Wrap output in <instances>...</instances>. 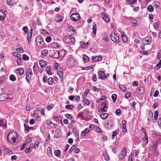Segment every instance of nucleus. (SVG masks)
<instances>
[{"instance_id":"nucleus-15","label":"nucleus","mask_w":161,"mask_h":161,"mask_svg":"<svg viewBox=\"0 0 161 161\" xmlns=\"http://www.w3.org/2000/svg\"><path fill=\"white\" fill-rule=\"evenodd\" d=\"M0 126L6 127V122L5 119H0Z\"/></svg>"},{"instance_id":"nucleus-9","label":"nucleus","mask_w":161,"mask_h":161,"mask_svg":"<svg viewBox=\"0 0 161 161\" xmlns=\"http://www.w3.org/2000/svg\"><path fill=\"white\" fill-rule=\"evenodd\" d=\"M122 131L123 132H125L127 130L126 128V121L125 120H123L122 121Z\"/></svg>"},{"instance_id":"nucleus-48","label":"nucleus","mask_w":161,"mask_h":161,"mask_svg":"<svg viewBox=\"0 0 161 161\" xmlns=\"http://www.w3.org/2000/svg\"><path fill=\"white\" fill-rule=\"evenodd\" d=\"M92 89L93 90L94 92L97 91V92H99L100 91V89L99 88H97L95 86H93L92 87Z\"/></svg>"},{"instance_id":"nucleus-53","label":"nucleus","mask_w":161,"mask_h":161,"mask_svg":"<svg viewBox=\"0 0 161 161\" xmlns=\"http://www.w3.org/2000/svg\"><path fill=\"white\" fill-rule=\"evenodd\" d=\"M115 113L116 115H119L121 114V111L120 109H117L116 110Z\"/></svg>"},{"instance_id":"nucleus-43","label":"nucleus","mask_w":161,"mask_h":161,"mask_svg":"<svg viewBox=\"0 0 161 161\" xmlns=\"http://www.w3.org/2000/svg\"><path fill=\"white\" fill-rule=\"evenodd\" d=\"M158 110H156L155 113L154 114V119L155 120H157V119L158 116Z\"/></svg>"},{"instance_id":"nucleus-61","label":"nucleus","mask_w":161,"mask_h":161,"mask_svg":"<svg viewBox=\"0 0 161 161\" xmlns=\"http://www.w3.org/2000/svg\"><path fill=\"white\" fill-rule=\"evenodd\" d=\"M31 151V148L29 147L28 148L26 149L25 150V152L26 153H29Z\"/></svg>"},{"instance_id":"nucleus-19","label":"nucleus","mask_w":161,"mask_h":161,"mask_svg":"<svg viewBox=\"0 0 161 161\" xmlns=\"http://www.w3.org/2000/svg\"><path fill=\"white\" fill-rule=\"evenodd\" d=\"M63 18L62 16L60 15L57 16L55 19V20L57 22H60L63 20Z\"/></svg>"},{"instance_id":"nucleus-14","label":"nucleus","mask_w":161,"mask_h":161,"mask_svg":"<svg viewBox=\"0 0 161 161\" xmlns=\"http://www.w3.org/2000/svg\"><path fill=\"white\" fill-rule=\"evenodd\" d=\"M57 73L58 75H59L60 79L63 80V73L61 69H58L57 71Z\"/></svg>"},{"instance_id":"nucleus-54","label":"nucleus","mask_w":161,"mask_h":161,"mask_svg":"<svg viewBox=\"0 0 161 161\" xmlns=\"http://www.w3.org/2000/svg\"><path fill=\"white\" fill-rule=\"evenodd\" d=\"M161 58V50H159L158 52V55L157 59L159 60Z\"/></svg>"},{"instance_id":"nucleus-56","label":"nucleus","mask_w":161,"mask_h":161,"mask_svg":"<svg viewBox=\"0 0 161 161\" xmlns=\"http://www.w3.org/2000/svg\"><path fill=\"white\" fill-rule=\"evenodd\" d=\"M16 80V78L15 77V76L13 75H11V80H12L13 81H15Z\"/></svg>"},{"instance_id":"nucleus-57","label":"nucleus","mask_w":161,"mask_h":161,"mask_svg":"<svg viewBox=\"0 0 161 161\" xmlns=\"http://www.w3.org/2000/svg\"><path fill=\"white\" fill-rule=\"evenodd\" d=\"M47 77L46 75H44L43 77L42 81L43 82L45 83H46L47 81Z\"/></svg>"},{"instance_id":"nucleus-34","label":"nucleus","mask_w":161,"mask_h":161,"mask_svg":"<svg viewBox=\"0 0 161 161\" xmlns=\"http://www.w3.org/2000/svg\"><path fill=\"white\" fill-rule=\"evenodd\" d=\"M22 59L21 57H18L17 60V63L19 65H20L22 64Z\"/></svg>"},{"instance_id":"nucleus-35","label":"nucleus","mask_w":161,"mask_h":161,"mask_svg":"<svg viewBox=\"0 0 161 161\" xmlns=\"http://www.w3.org/2000/svg\"><path fill=\"white\" fill-rule=\"evenodd\" d=\"M145 136L143 138V141L144 142L146 143V144H147L148 143V138L147 136V135H145Z\"/></svg>"},{"instance_id":"nucleus-38","label":"nucleus","mask_w":161,"mask_h":161,"mask_svg":"<svg viewBox=\"0 0 161 161\" xmlns=\"http://www.w3.org/2000/svg\"><path fill=\"white\" fill-rule=\"evenodd\" d=\"M77 147V145L76 144L73 145L71 147L69 151V153H71Z\"/></svg>"},{"instance_id":"nucleus-4","label":"nucleus","mask_w":161,"mask_h":161,"mask_svg":"<svg viewBox=\"0 0 161 161\" xmlns=\"http://www.w3.org/2000/svg\"><path fill=\"white\" fill-rule=\"evenodd\" d=\"M111 40L114 42L117 43L119 42V37L115 33H112L110 35Z\"/></svg>"},{"instance_id":"nucleus-22","label":"nucleus","mask_w":161,"mask_h":161,"mask_svg":"<svg viewBox=\"0 0 161 161\" xmlns=\"http://www.w3.org/2000/svg\"><path fill=\"white\" fill-rule=\"evenodd\" d=\"M48 51L47 50L45 49L42 50L41 51L42 56H45L48 53Z\"/></svg>"},{"instance_id":"nucleus-28","label":"nucleus","mask_w":161,"mask_h":161,"mask_svg":"<svg viewBox=\"0 0 161 161\" xmlns=\"http://www.w3.org/2000/svg\"><path fill=\"white\" fill-rule=\"evenodd\" d=\"M119 87L122 91L123 92L126 91V88L124 86L120 84L119 85Z\"/></svg>"},{"instance_id":"nucleus-2","label":"nucleus","mask_w":161,"mask_h":161,"mask_svg":"<svg viewBox=\"0 0 161 161\" xmlns=\"http://www.w3.org/2000/svg\"><path fill=\"white\" fill-rule=\"evenodd\" d=\"M11 133L13 136L11 138L12 142H11V144L14 145H16L17 142H18V139H17L18 135L16 132H13Z\"/></svg>"},{"instance_id":"nucleus-37","label":"nucleus","mask_w":161,"mask_h":161,"mask_svg":"<svg viewBox=\"0 0 161 161\" xmlns=\"http://www.w3.org/2000/svg\"><path fill=\"white\" fill-rule=\"evenodd\" d=\"M147 9L149 12H152L154 9V8L152 5H149L148 6Z\"/></svg>"},{"instance_id":"nucleus-6","label":"nucleus","mask_w":161,"mask_h":161,"mask_svg":"<svg viewBox=\"0 0 161 161\" xmlns=\"http://www.w3.org/2000/svg\"><path fill=\"white\" fill-rule=\"evenodd\" d=\"M70 17L71 19L74 21H78L80 19L79 14L78 13L73 14Z\"/></svg>"},{"instance_id":"nucleus-36","label":"nucleus","mask_w":161,"mask_h":161,"mask_svg":"<svg viewBox=\"0 0 161 161\" xmlns=\"http://www.w3.org/2000/svg\"><path fill=\"white\" fill-rule=\"evenodd\" d=\"M83 58L84 60V61L85 63L89 61V59L87 56L86 55H84L83 56Z\"/></svg>"},{"instance_id":"nucleus-8","label":"nucleus","mask_w":161,"mask_h":161,"mask_svg":"<svg viewBox=\"0 0 161 161\" xmlns=\"http://www.w3.org/2000/svg\"><path fill=\"white\" fill-rule=\"evenodd\" d=\"M99 74L98 78L99 79L103 80L107 78L106 76L105 75V73L102 71H99L98 73Z\"/></svg>"},{"instance_id":"nucleus-33","label":"nucleus","mask_w":161,"mask_h":161,"mask_svg":"<svg viewBox=\"0 0 161 161\" xmlns=\"http://www.w3.org/2000/svg\"><path fill=\"white\" fill-rule=\"evenodd\" d=\"M89 89H87L86 91H85V92H84L83 94H82V97H83V98H85V97H86L87 95L88 94V93L89 92Z\"/></svg>"},{"instance_id":"nucleus-1","label":"nucleus","mask_w":161,"mask_h":161,"mask_svg":"<svg viewBox=\"0 0 161 161\" xmlns=\"http://www.w3.org/2000/svg\"><path fill=\"white\" fill-rule=\"evenodd\" d=\"M64 41L70 45L75 44V38L72 36H67L64 38Z\"/></svg>"},{"instance_id":"nucleus-5","label":"nucleus","mask_w":161,"mask_h":161,"mask_svg":"<svg viewBox=\"0 0 161 161\" xmlns=\"http://www.w3.org/2000/svg\"><path fill=\"white\" fill-rule=\"evenodd\" d=\"M127 151L125 147H123L122 150L119 156V158L120 159H122L126 155Z\"/></svg>"},{"instance_id":"nucleus-63","label":"nucleus","mask_w":161,"mask_h":161,"mask_svg":"<svg viewBox=\"0 0 161 161\" xmlns=\"http://www.w3.org/2000/svg\"><path fill=\"white\" fill-rule=\"evenodd\" d=\"M28 72L29 73V74L30 75H32L33 74L32 69L31 68H28Z\"/></svg>"},{"instance_id":"nucleus-7","label":"nucleus","mask_w":161,"mask_h":161,"mask_svg":"<svg viewBox=\"0 0 161 161\" xmlns=\"http://www.w3.org/2000/svg\"><path fill=\"white\" fill-rule=\"evenodd\" d=\"M14 72L16 74H19L20 75H22L24 73V70L22 68H19L14 70Z\"/></svg>"},{"instance_id":"nucleus-64","label":"nucleus","mask_w":161,"mask_h":161,"mask_svg":"<svg viewBox=\"0 0 161 161\" xmlns=\"http://www.w3.org/2000/svg\"><path fill=\"white\" fill-rule=\"evenodd\" d=\"M89 131V130L87 128H86L82 132V133L83 134H85L88 132Z\"/></svg>"},{"instance_id":"nucleus-13","label":"nucleus","mask_w":161,"mask_h":161,"mask_svg":"<svg viewBox=\"0 0 161 161\" xmlns=\"http://www.w3.org/2000/svg\"><path fill=\"white\" fill-rule=\"evenodd\" d=\"M136 91L140 94H142L144 93V88L143 87L139 86L136 89Z\"/></svg>"},{"instance_id":"nucleus-20","label":"nucleus","mask_w":161,"mask_h":161,"mask_svg":"<svg viewBox=\"0 0 161 161\" xmlns=\"http://www.w3.org/2000/svg\"><path fill=\"white\" fill-rule=\"evenodd\" d=\"M55 155L58 158L60 157L61 151L59 150H57L54 151V152Z\"/></svg>"},{"instance_id":"nucleus-42","label":"nucleus","mask_w":161,"mask_h":161,"mask_svg":"<svg viewBox=\"0 0 161 161\" xmlns=\"http://www.w3.org/2000/svg\"><path fill=\"white\" fill-rule=\"evenodd\" d=\"M112 100H113V102L114 103L116 101V99L117 98V95L115 94H112L111 97Z\"/></svg>"},{"instance_id":"nucleus-40","label":"nucleus","mask_w":161,"mask_h":161,"mask_svg":"<svg viewBox=\"0 0 161 161\" xmlns=\"http://www.w3.org/2000/svg\"><path fill=\"white\" fill-rule=\"evenodd\" d=\"M53 82V78L51 77H50L48 78V83L49 85H52Z\"/></svg>"},{"instance_id":"nucleus-29","label":"nucleus","mask_w":161,"mask_h":161,"mask_svg":"<svg viewBox=\"0 0 161 161\" xmlns=\"http://www.w3.org/2000/svg\"><path fill=\"white\" fill-rule=\"evenodd\" d=\"M47 124L48 125L50 126L53 127L55 128L56 125L55 124L52 122H51L48 121L47 122Z\"/></svg>"},{"instance_id":"nucleus-31","label":"nucleus","mask_w":161,"mask_h":161,"mask_svg":"<svg viewBox=\"0 0 161 161\" xmlns=\"http://www.w3.org/2000/svg\"><path fill=\"white\" fill-rule=\"evenodd\" d=\"M73 131L76 137H77L78 136V137H79V136L78 130L76 129H73Z\"/></svg>"},{"instance_id":"nucleus-44","label":"nucleus","mask_w":161,"mask_h":161,"mask_svg":"<svg viewBox=\"0 0 161 161\" xmlns=\"http://www.w3.org/2000/svg\"><path fill=\"white\" fill-rule=\"evenodd\" d=\"M39 144V142L38 141H36L35 142L34 146V148L35 149H36L38 147Z\"/></svg>"},{"instance_id":"nucleus-39","label":"nucleus","mask_w":161,"mask_h":161,"mask_svg":"<svg viewBox=\"0 0 161 161\" xmlns=\"http://www.w3.org/2000/svg\"><path fill=\"white\" fill-rule=\"evenodd\" d=\"M65 108L67 109L72 110L73 108V106L72 105H67L65 106Z\"/></svg>"},{"instance_id":"nucleus-10","label":"nucleus","mask_w":161,"mask_h":161,"mask_svg":"<svg viewBox=\"0 0 161 161\" xmlns=\"http://www.w3.org/2000/svg\"><path fill=\"white\" fill-rule=\"evenodd\" d=\"M51 44V47L53 48H59L60 46V44L57 42H54L52 43Z\"/></svg>"},{"instance_id":"nucleus-52","label":"nucleus","mask_w":161,"mask_h":161,"mask_svg":"<svg viewBox=\"0 0 161 161\" xmlns=\"http://www.w3.org/2000/svg\"><path fill=\"white\" fill-rule=\"evenodd\" d=\"M91 69H93V68L91 66H89L86 67H81V69L82 70H88Z\"/></svg>"},{"instance_id":"nucleus-45","label":"nucleus","mask_w":161,"mask_h":161,"mask_svg":"<svg viewBox=\"0 0 161 161\" xmlns=\"http://www.w3.org/2000/svg\"><path fill=\"white\" fill-rule=\"evenodd\" d=\"M153 5L155 8H158L160 5V3L157 1H154L153 3Z\"/></svg>"},{"instance_id":"nucleus-55","label":"nucleus","mask_w":161,"mask_h":161,"mask_svg":"<svg viewBox=\"0 0 161 161\" xmlns=\"http://www.w3.org/2000/svg\"><path fill=\"white\" fill-rule=\"evenodd\" d=\"M131 93L130 92H129L126 93L125 95V97L126 98L128 99L131 95Z\"/></svg>"},{"instance_id":"nucleus-60","label":"nucleus","mask_w":161,"mask_h":161,"mask_svg":"<svg viewBox=\"0 0 161 161\" xmlns=\"http://www.w3.org/2000/svg\"><path fill=\"white\" fill-rule=\"evenodd\" d=\"M158 126L161 129V118H160L158 119Z\"/></svg>"},{"instance_id":"nucleus-41","label":"nucleus","mask_w":161,"mask_h":161,"mask_svg":"<svg viewBox=\"0 0 161 161\" xmlns=\"http://www.w3.org/2000/svg\"><path fill=\"white\" fill-rule=\"evenodd\" d=\"M106 103L105 102H103L100 105V108H108V107L106 106Z\"/></svg>"},{"instance_id":"nucleus-30","label":"nucleus","mask_w":161,"mask_h":161,"mask_svg":"<svg viewBox=\"0 0 161 161\" xmlns=\"http://www.w3.org/2000/svg\"><path fill=\"white\" fill-rule=\"evenodd\" d=\"M46 71L48 74L49 75H51L52 74V72L50 71L51 67L49 66H47L46 68Z\"/></svg>"},{"instance_id":"nucleus-16","label":"nucleus","mask_w":161,"mask_h":161,"mask_svg":"<svg viewBox=\"0 0 161 161\" xmlns=\"http://www.w3.org/2000/svg\"><path fill=\"white\" fill-rule=\"evenodd\" d=\"M46 62L43 60H41L39 61V64L42 68L45 67L46 64Z\"/></svg>"},{"instance_id":"nucleus-24","label":"nucleus","mask_w":161,"mask_h":161,"mask_svg":"<svg viewBox=\"0 0 161 161\" xmlns=\"http://www.w3.org/2000/svg\"><path fill=\"white\" fill-rule=\"evenodd\" d=\"M108 116V114L107 113H103L100 114V117L103 119H106Z\"/></svg>"},{"instance_id":"nucleus-3","label":"nucleus","mask_w":161,"mask_h":161,"mask_svg":"<svg viewBox=\"0 0 161 161\" xmlns=\"http://www.w3.org/2000/svg\"><path fill=\"white\" fill-rule=\"evenodd\" d=\"M59 52L55 50H51L49 51V56L54 58H57L59 56Z\"/></svg>"},{"instance_id":"nucleus-21","label":"nucleus","mask_w":161,"mask_h":161,"mask_svg":"<svg viewBox=\"0 0 161 161\" xmlns=\"http://www.w3.org/2000/svg\"><path fill=\"white\" fill-rule=\"evenodd\" d=\"M103 156L104 157V159L108 161L109 160V158L107 152H104L103 154Z\"/></svg>"},{"instance_id":"nucleus-49","label":"nucleus","mask_w":161,"mask_h":161,"mask_svg":"<svg viewBox=\"0 0 161 161\" xmlns=\"http://www.w3.org/2000/svg\"><path fill=\"white\" fill-rule=\"evenodd\" d=\"M159 22H155L154 23V28L157 29L159 27Z\"/></svg>"},{"instance_id":"nucleus-17","label":"nucleus","mask_w":161,"mask_h":161,"mask_svg":"<svg viewBox=\"0 0 161 161\" xmlns=\"http://www.w3.org/2000/svg\"><path fill=\"white\" fill-rule=\"evenodd\" d=\"M61 136L60 131L59 130L57 129L55 132V136L58 138Z\"/></svg>"},{"instance_id":"nucleus-62","label":"nucleus","mask_w":161,"mask_h":161,"mask_svg":"<svg viewBox=\"0 0 161 161\" xmlns=\"http://www.w3.org/2000/svg\"><path fill=\"white\" fill-rule=\"evenodd\" d=\"M65 117L68 119H72V116H71V115L69 114H66V115H65Z\"/></svg>"},{"instance_id":"nucleus-11","label":"nucleus","mask_w":161,"mask_h":161,"mask_svg":"<svg viewBox=\"0 0 161 161\" xmlns=\"http://www.w3.org/2000/svg\"><path fill=\"white\" fill-rule=\"evenodd\" d=\"M143 42L144 43H145V41L147 43H148V44H150L152 42V38L150 36H148L145 38Z\"/></svg>"},{"instance_id":"nucleus-50","label":"nucleus","mask_w":161,"mask_h":161,"mask_svg":"<svg viewBox=\"0 0 161 161\" xmlns=\"http://www.w3.org/2000/svg\"><path fill=\"white\" fill-rule=\"evenodd\" d=\"M24 126L25 130L27 131H29L30 130V128L29 126L26 124H25L24 125Z\"/></svg>"},{"instance_id":"nucleus-18","label":"nucleus","mask_w":161,"mask_h":161,"mask_svg":"<svg viewBox=\"0 0 161 161\" xmlns=\"http://www.w3.org/2000/svg\"><path fill=\"white\" fill-rule=\"evenodd\" d=\"M99 57H100L101 59H99V58L98 57V56H95V57H93V56H92V61L93 62H96V61H101V59H102V58H101V56H99Z\"/></svg>"},{"instance_id":"nucleus-47","label":"nucleus","mask_w":161,"mask_h":161,"mask_svg":"<svg viewBox=\"0 0 161 161\" xmlns=\"http://www.w3.org/2000/svg\"><path fill=\"white\" fill-rule=\"evenodd\" d=\"M23 58L24 60H27L29 59V57L25 54H23Z\"/></svg>"},{"instance_id":"nucleus-32","label":"nucleus","mask_w":161,"mask_h":161,"mask_svg":"<svg viewBox=\"0 0 161 161\" xmlns=\"http://www.w3.org/2000/svg\"><path fill=\"white\" fill-rule=\"evenodd\" d=\"M3 150L6 154H9V149L6 148L4 147H3Z\"/></svg>"},{"instance_id":"nucleus-25","label":"nucleus","mask_w":161,"mask_h":161,"mask_svg":"<svg viewBox=\"0 0 161 161\" xmlns=\"http://www.w3.org/2000/svg\"><path fill=\"white\" fill-rule=\"evenodd\" d=\"M96 23H95L94 22L93 23V33L95 35L96 34V31L97 30V27L96 25Z\"/></svg>"},{"instance_id":"nucleus-51","label":"nucleus","mask_w":161,"mask_h":161,"mask_svg":"<svg viewBox=\"0 0 161 161\" xmlns=\"http://www.w3.org/2000/svg\"><path fill=\"white\" fill-rule=\"evenodd\" d=\"M131 23H132L134 24V26H136L137 25V21L136 20V19H133L132 20Z\"/></svg>"},{"instance_id":"nucleus-27","label":"nucleus","mask_w":161,"mask_h":161,"mask_svg":"<svg viewBox=\"0 0 161 161\" xmlns=\"http://www.w3.org/2000/svg\"><path fill=\"white\" fill-rule=\"evenodd\" d=\"M102 19H103L107 22H108L110 21V19L108 17V15H107L106 16H104L102 17Z\"/></svg>"},{"instance_id":"nucleus-46","label":"nucleus","mask_w":161,"mask_h":161,"mask_svg":"<svg viewBox=\"0 0 161 161\" xmlns=\"http://www.w3.org/2000/svg\"><path fill=\"white\" fill-rule=\"evenodd\" d=\"M16 51L17 52L19 53H23L24 51V50L23 47H19V48H17L16 49Z\"/></svg>"},{"instance_id":"nucleus-23","label":"nucleus","mask_w":161,"mask_h":161,"mask_svg":"<svg viewBox=\"0 0 161 161\" xmlns=\"http://www.w3.org/2000/svg\"><path fill=\"white\" fill-rule=\"evenodd\" d=\"M122 38L123 42H126L128 41L127 36L125 35V33L122 35Z\"/></svg>"},{"instance_id":"nucleus-12","label":"nucleus","mask_w":161,"mask_h":161,"mask_svg":"<svg viewBox=\"0 0 161 161\" xmlns=\"http://www.w3.org/2000/svg\"><path fill=\"white\" fill-rule=\"evenodd\" d=\"M47 154L49 158H51L53 157L51 147H48L47 149Z\"/></svg>"},{"instance_id":"nucleus-58","label":"nucleus","mask_w":161,"mask_h":161,"mask_svg":"<svg viewBox=\"0 0 161 161\" xmlns=\"http://www.w3.org/2000/svg\"><path fill=\"white\" fill-rule=\"evenodd\" d=\"M83 102L84 103L86 104L87 105H89V101L88 99H84L83 100Z\"/></svg>"},{"instance_id":"nucleus-26","label":"nucleus","mask_w":161,"mask_h":161,"mask_svg":"<svg viewBox=\"0 0 161 161\" xmlns=\"http://www.w3.org/2000/svg\"><path fill=\"white\" fill-rule=\"evenodd\" d=\"M32 36L31 31L28 33L27 36V40L28 43L30 44L31 42V39Z\"/></svg>"},{"instance_id":"nucleus-59","label":"nucleus","mask_w":161,"mask_h":161,"mask_svg":"<svg viewBox=\"0 0 161 161\" xmlns=\"http://www.w3.org/2000/svg\"><path fill=\"white\" fill-rule=\"evenodd\" d=\"M46 40L47 42H50L51 41V37L50 36H47L46 38Z\"/></svg>"}]
</instances>
